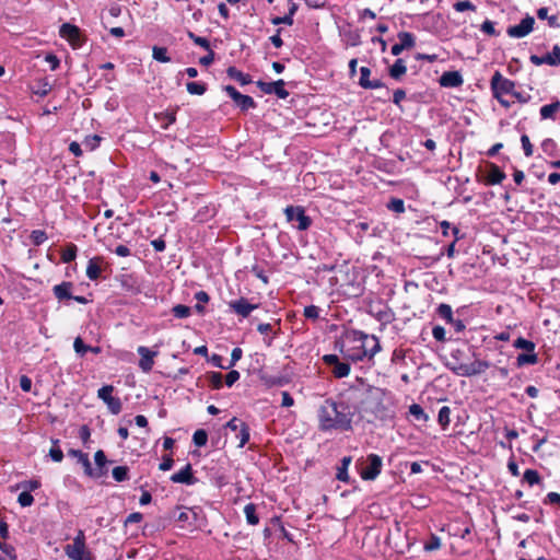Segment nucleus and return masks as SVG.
<instances>
[{"mask_svg":"<svg viewBox=\"0 0 560 560\" xmlns=\"http://www.w3.org/2000/svg\"><path fill=\"white\" fill-rule=\"evenodd\" d=\"M113 478L120 482L128 479V468L126 466H117L112 471Z\"/></svg>","mask_w":560,"mask_h":560,"instance_id":"nucleus-40","label":"nucleus"},{"mask_svg":"<svg viewBox=\"0 0 560 560\" xmlns=\"http://www.w3.org/2000/svg\"><path fill=\"white\" fill-rule=\"evenodd\" d=\"M546 65L549 66H560V47L555 45L552 50L546 55H544Z\"/></svg>","mask_w":560,"mask_h":560,"instance_id":"nucleus-27","label":"nucleus"},{"mask_svg":"<svg viewBox=\"0 0 560 560\" xmlns=\"http://www.w3.org/2000/svg\"><path fill=\"white\" fill-rule=\"evenodd\" d=\"M65 553L71 560H93L91 551L86 548L83 530H79L73 541L65 547Z\"/></svg>","mask_w":560,"mask_h":560,"instance_id":"nucleus-5","label":"nucleus"},{"mask_svg":"<svg viewBox=\"0 0 560 560\" xmlns=\"http://www.w3.org/2000/svg\"><path fill=\"white\" fill-rule=\"evenodd\" d=\"M271 22L275 25H279V24L292 25L293 24V19L291 18V15L277 16V18H273L271 20Z\"/></svg>","mask_w":560,"mask_h":560,"instance_id":"nucleus-60","label":"nucleus"},{"mask_svg":"<svg viewBox=\"0 0 560 560\" xmlns=\"http://www.w3.org/2000/svg\"><path fill=\"white\" fill-rule=\"evenodd\" d=\"M515 83L504 78L499 71H497L491 79V90L493 96L512 94Z\"/></svg>","mask_w":560,"mask_h":560,"instance_id":"nucleus-9","label":"nucleus"},{"mask_svg":"<svg viewBox=\"0 0 560 560\" xmlns=\"http://www.w3.org/2000/svg\"><path fill=\"white\" fill-rule=\"evenodd\" d=\"M241 375L240 372L236 370L230 371L225 376V384L226 386L231 387L233 386L238 380Z\"/></svg>","mask_w":560,"mask_h":560,"instance_id":"nucleus-52","label":"nucleus"},{"mask_svg":"<svg viewBox=\"0 0 560 560\" xmlns=\"http://www.w3.org/2000/svg\"><path fill=\"white\" fill-rule=\"evenodd\" d=\"M153 58L160 62H168L167 49L164 47H153Z\"/></svg>","mask_w":560,"mask_h":560,"instance_id":"nucleus-43","label":"nucleus"},{"mask_svg":"<svg viewBox=\"0 0 560 560\" xmlns=\"http://www.w3.org/2000/svg\"><path fill=\"white\" fill-rule=\"evenodd\" d=\"M77 246L74 244L68 245L66 248L62 249L61 253V260L63 262H70L75 259L77 257Z\"/></svg>","mask_w":560,"mask_h":560,"instance_id":"nucleus-32","label":"nucleus"},{"mask_svg":"<svg viewBox=\"0 0 560 560\" xmlns=\"http://www.w3.org/2000/svg\"><path fill=\"white\" fill-rule=\"evenodd\" d=\"M445 329L442 326H434L432 329V336L438 341H444L445 338Z\"/></svg>","mask_w":560,"mask_h":560,"instance_id":"nucleus-55","label":"nucleus"},{"mask_svg":"<svg viewBox=\"0 0 560 560\" xmlns=\"http://www.w3.org/2000/svg\"><path fill=\"white\" fill-rule=\"evenodd\" d=\"M357 405L349 399H326L317 409L318 429L323 432L352 430Z\"/></svg>","mask_w":560,"mask_h":560,"instance_id":"nucleus-1","label":"nucleus"},{"mask_svg":"<svg viewBox=\"0 0 560 560\" xmlns=\"http://www.w3.org/2000/svg\"><path fill=\"white\" fill-rule=\"evenodd\" d=\"M407 71V67L402 59H397L389 69V74L394 79L401 78Z\"/></svg>","mask_w":560,"mask_h":560,"instance_id":"nucleus-24","label":"nucleus"},{"mask_svg":"<svg viewBox=\"0 0 560 560\" xmlns=\"http://www.w3.org/2000/svg\"><path fill=\"white\" fill-rule=\"evenodd\" d=\"M398 40L404 49L412 48L416 44L415 36L409 32H400Z\"/></svg>","mask_w":560,"mask_h":560,"instance_id":"nucleus-29","label":"nucleus"},{"mask_svg":"<svg viewBox=\"0 0 560 560\" xmlns=\"http://www.w3.org/2000/svg\"><path fill=\"white\" fill-rule=\"evenodd\" d=\"M242 355H243L242 349L234 348L231 353V362L226 368L230 369V368L234 366L236 364V362L241 360Z\"/></svg>","mask_w":560,"mask_h":560,"instance_id":"nucleus-54","label":"nucleus"},{"mask_svg":"<svg viewBox=\"0 0 560 560\" xmlns=\"http://www.w3.org/2000/svg\"><path fill=\"white\" fill-rule=\"evenodd\" d=\"M172 312H173L174 316L177 318H187L191 314L190 307L183 305V304L175 305L173 307Z\"/></svg>","mask_w":560,"mask_h":560,"instance_id":"nucleus-41","label":"nucleus"},{"mask_svg":"<svg viewBox=\"0 0 560 560\" xmlns=\"http://www.w3.org/2000/svg\"><path fill=\"white\" fill-rule=\"evenodd\" d=\"M186 88L188 93L192 95H202L206 92V85L200 82H188Z\"/></svg>","mask_w":560,"mask_h":560,"instance_id":"nucleus-39","label":"nucleus"},{"mask_svg":"<svg viewBox=\"0 0 560 560\" xmlns=\"http://www.w3.org/2000/svg\"><path fill=\"white\" fill-rule=\"evenodd\" d=\"M18 502L23 508L31 506L34 502V498L28 491H23L19 494Z\"/></svg>","mask_w":560,"mask_h":560,"instance_id":"nucleus-45","label":"nucleus"},{"mask_svg":"<svg viewBox=\"0 0 560 560\" xmlns=\"http://www.w3.org/2000/svg\"><path fill=\"white\" fill-rule=\"evenodd\" d=\"M137 352L140 355L139 369L144 373L151 372L154 365V358L159 354V351L144 346H139Z\"/></svg>","mask_w":560,"mask_h":560,"instance_id":"nucleus-11","label":"nucleus"},{"mask_svg":"<svg viewBox=\"0 0 560 560\" xmlns=\"http://www.w3.org/2000/svg\"><path fill=\"white\" fill-rule=\"evenodd\" d=\"M73 348L78 354L83 355L88 352V346H85L80 337L75 338L73 342Z\"/></svg>","mask_w":560,"mask_h":560,"instance_id":"nucleus-56","label":"nucleus"},{"mask_svg":"<svg viewBox=\"0 0 560 560\" xmlns=\"http://www.w3.org/2000/svg\"><path fill=\"white\" fill-rule=\"evenodd\" d=\"M454 10L457 12H464V11H475L476 7L470 2L469 0L458 1L454 3L453 5Z\"/></svg>","mask_w":560,"mask_h":560,"instance_id":"nucleus-44","label":"nucleus"},{"mask_svg":"<svg viewBox=\"0 0 560 560\" xmlns=\"http://www.w3.org/2000/svg\"><path fill=\"white\" fill-rule=\"evenodd\" d=\"M192 441L196 446H205L208 441V434L205 430H197L192 435Z\"/></svg>","mask_w":560,"mask_h":560,"instance_id":"nucleus-42","label":"nucleus"},{"mask_svg":"<svg viewBox=\"0 0 560 560\" xmlns=\"http://www.w3.org/2000/svg\"><path fill=\"white\" fill-rule=\"evenodd\" d=\"M481 32L489 36H498V33L494 28V23L490 20H486L480 27Z\"/></svg>","mask_w":560,"mask_h":560,"instance_id":"nucleus-48","label":"nucleus"},{"mask_svg":"<svg viewBox=\"0 0 560 560\" xmlns=\"http://www.w3.org/2000/svg\"><path fill=\"white\" fill-rule=\"evenodd\" d=\"M58 444V441H54V445L50 451H49V455L51 457V459L54 462H57V463H60L63 458V453L62 451L57 446Z\"/></svg>","mask_w":560,"mask_h":560,"instance_id":"nucleus-49","label":"nucleus"},{"mask_svg":"<svg viewBox=\"0 0 560 560\" xmlns=\"http://www.w3.org/2000/svg\"><path fill=\"white\" fill-rule=\"evenodd\" d=\"M560 109V102L544 105L540 108V116L542 119L553 118L555 114Z\"/></svg>","mask_w":560,"mask_h":560,"instance_id":"nucleus-28","label":"nucleus"},{"mask_svg":"<svg viewBox=\"0 0 560 560\" xmlns=\"http://www.w3.org/2000/svg\"><path fill=\"white\" fill-rule=\"evenodd\" d=\"M113 392L114 387L112 385H105L97 390V397L106 404L113 415H118L122 405L118 397L113 396Z\"/></svg>","mask_w":560,"mask_h":560,"instance_id":"nucleus-8","label":"nucleus"},{"mask_svg":"<svg viewBox=\"0 0 560 560\" xmlns=\"http://www.w3.org/2000/svg\"><path fill=\"white\" fill-rule=\"evenodd\" d=\"M258 304H253L245 298H241L229 303L230 310L244 318L248 317L253 311L258 308Z\"/></svg>","mask_w":560,"mask_h":560,"instance_id":"nucleus-13","label":"nucleus"},{"mask_svg":"<svg viewBox=\"0 0 560 560\" xmlns=\"http://www.w3.org/2000/svg\"><path fill=\"white\" fill-rule=\"evenodd\" d=\"M388 209L394 212L401 213L405 211V203L401 199H392L388 203Z\"/></svg>","mask_w":560,"mask_h":560,"instance_id":"nucleus-50","label":"nucleus"},{"mask_svg":"<svg viewBox=\"0 0 560 560\" xmlns=\"http://www.w3.org/2000/svg\"><path fill=\"white\" fill-rule=\"evenodd\" d=\"M222 380H223L222 374L219 372H212L209 375L210 384L215 389H220L223 386Z\"/></svg>","mask_w":560,"mask_h":560,"instance_id":"nucleus-47","label":"nucleus"},{"mask_svg":"<svg viewBox=\"0 0 560 560\" xmlns=\"http://www.w3.org/2000/svg\"><path fill=\"white\" fill-rule=\"evenodd\" d=\"M505 174L494 164H491L487 174V183L489 185H498L503 182Z\"/></svg>","mask_w":560,"mask_h":560,"instance_id":"nucleus-21","label":"nucleus"},{"mask_svg":"<svg viewBox=\"0 0 560 560\" xmlns=\"http://www.w3.org/2000/svg\"><path fill=\"white\" fill-rule=\"evenodd\" d=\"M304 316L310 319H317L319 317V307L308 305L304 308Z\"/></svg>","mask_w":560,"mask_h":560,"instance_id":"nucleus-51","label":"nucleus"},{"mask_svg":"<svg viewBox=\"0 0 560 560\" xmlns=\"http://www.w3.org/2000/svg\"><path fill=\"white\" fill-rule=\"evenodd\" d=\"M243 423L244 422L238 420L237 418H233L226 423V428L230 429L231 431L237 432Z\"/></svg>","mask_w":560,"mask_h":560,"instance_id":"nucleus-61","label":"nucleus"},{"mask_svg":"<svg viewBox=\"0 0 560 560\" xmlns=\"http://www.w3.org/2000/svg\"><path fill=\"white\" fill-rule=\"evenodd\" d=\"M535 20L533 16L527 15L517 25L510 26L506 33L513 38H523L527 36L534 28Z\"/></svg>","mask_w":560,"mask_h":560,"instance_id":"nucleus-10","label":"nucleus"},{"mask_svg":"<svg viewBox=\"0 0 560 560\" xmlns=\"http://www.w3.org/2000/svg\"><path fill=\"white\" fill-rule=\"evenodd\" d=\"M69 455L74 457L78 460V463L82 465L85 475L95 478L100 477V474L94 472L88 454L79 450H70Z\"/></svg>","mask_w":560,"mask_h":560,"instance_id":"nucleus-18","label":"nucleus"},{"mask_svg":"<svg viewBox=\"0 0 560 560\" xmlns=\"http://www.w3.org/2000/svg\"><path fill=\"white\" fill-rule=\"evenodd\" d=\"M450 416H451V409L450 407L447 406H443L440 411H439V416H438V421L439 423L441 424V427L443 429H446L450 424Z\"/></svg>","mask_w":560,"mask_h":560,"instance_id":"nucleus-34","label":"nucleus"},{"mask_svg":"<svg viewBox=\"0 0 560 560\" xmlns=\"http://www.w3.org/2000/svg\"><path fill=\"white\" fill-rule=\"evenodd\" d=\"M73 284L71 282H62L54 287V294L58 300L72 299L71 290Z\"/></svg>","mask_w":560,"mask_h":560,"instance_id":"nucleus-22","label":"nucleus"},{"mask_svg":"<svg viewBox=\"0 0 560 560\" xmlns=\"http://www.w3.org/2000/svg\"><path fill=\"white\" fill-rule=\"evenodd\" d=\"M409 412L417 420L428 421V419H429L428 415L423 411L422 407L418 404H412L409 407Z\"/></svg>","mask_w":560,"mask_h":560,"instance_id":"nucleus-38","label":"nucleus"},{"mask_svg":"<svg viewBox=\"0 0 560 560\" xmlns=\"http://www.w3.org/2000/svg\"><path fill=\"white\" fill-rule=\"evenodd\" d=\"M22 487L25 489V491H34L40 487V482L38 480H28L22 485Z\"/></svg>","mask_w":560,"mask_h":560,"instance_id":"nucleus-63","label":"nucleus"},{"mask_svg":"<svg viewBox=\"0 0 560 560\" xmlns=\"http://www.w3.org/2000/svg\"><path fill=\"white\" fill-rule=\"evenodd\" d=\"M244 514L249 525L254 526L259 523V517L256 514V505L254 503H248L245 505Z\"/></svg>","mask_w":560,"mask_h":560,"instance_id":"nucleus-25","label":"nucleus"},{"mask_svg":"<svg viewBox=\"0 0 560 560\" xmlns=\"http://www.w3.org/2000/svg\"><path fill=\"white\" fill-rule=\"evenodd\" d=\"M371 70L368 67L360 68V80L359 85L363 89H378L383 84L380 80H370Z\"/></svg>","mask_w":560,"mask_h":560,"instance_id":"nucleus-19","label":"nucleus"},{"mask_svg":"<svg viewBox=\"0 0 560 560\" xmlns=\"http://www.w3.org/2000/svg\"><path fill=\"white\" fill-rule=\"evenodd\" d=\"M59 34L62 38L68 40L73 48L81 47V34L78 26L70 23H63L60 26Z\"/></svg>","mask_w":560,"mask_h":560,"instance_id":"nucleus-12","label":"nucleus"},{"mask_svg":"<svg viewBox=\"0 0 560 560\" xmlns=\"http://www.w3.org/2000/svg\"><path fill=\"white\" fill-rule=\"evenodd\" d=\"M441 547V539L432 535L430 539L424 544V550L425 551H434L438 550Z\"/></svg>","mask_w":560,"mask_h":560,"instance_id":"nucleus-46","label":"nucleus"},{"mask_svg":"<svg viewBox=\"0 0 560 560\" xmlns=\"http://www.w3.org/2000/svg\"><path fill=\"white\" fill-rule=\"evenodd\" d=\"M258 86L267 94H276L280 98H285L289 93L284 89V81L278 80L275 82H258Z\"/></svg>","mask_w":560,"mask_h":560,"instance_id":"nucleus-15","label":"nucleus"},{"mask_svg":"<svg viewBox=\"0 0 560 560\" xmlns=\"http://www.w3.org/2000/svg\"><path fill=\"white\" fill-rule=\"evenodd\" d=\"M284 214L288 222H290L292 226L299 231H305L312 224L311 218L305 214V211L302 207L289 206L284 209Z\"/></svg>","mask_w":560,"mask_h":560,"instance_id":"nucleus-6","label":"nucleus"},{"mask_svg":"<svg viewBox=\"0 0 560 560\" xmlns=\"http://www.w3.org/2000/svg\"><path fill=\"white\" fill-rule=\"evenodd\" d=\"M32 238L35 244L39 245L46 240V234L43 231H33Z\"/></svg>","mask_w":560,"mask_h":560,"instance_id":"nucleus-64","label":"nucleus"},{"mask_svg":"<svg viewBox=\"0 0 560 560\" xmlns=\"http://www.w3.org/2000/svg\"><path fill=\"white\" fill-rule=\"evenodd\" d=\"M94 460H95V464L100 468L104 467L105 464H106V456H105L104 452L103 451H97L95 453V455H94Z\"/></svg>","mask_w":560,"mask_h":560,"instance_id":"nucleus-62","label":"nucleus"},{"mask_svg":"<svg viewBox=\"0 0 560 560\" xmlns=\"http://www.w3.org/2000/svg\"><path fill=\"white\" fill-rule=\"evenodd\" d=\"M516 349H523V350H526L527 352H533L535 351V343L530 340H527L525 338H517L515 341H514V345H513Z\"/></svg>","mask_w":560,"mask_h":560,"instance_id":"nucleus-37","label":"nucleus"},{"mask_svg":"<svg viewBox=\"0 0 560 560\" xmlns=\"http://www.w3.org/2000/svg\"><path fill=\"white\" fill-rule=\"evenodd\" d=\"M523 480L532 487L540 482V476L535 469H526L523 475Z\"/></svg>","mask_w":560,"mask_h":560,"instance_id":"nucleus-33","label":"nucleus"},{"mask_svg":"<svg viewBox=\"0 0 560 560\" xmlns=\"http://www.w3.org/2000/svg\"><path fill=\"white\" fill-rule=\"evenodd\" d=\"M352 346L346 347L342 353L346 359L353 362L362 361L364 358H373L381 351L380 341L375 336H370L362 331H353L349 337Z\"/></svg>","mask_w":560,"mask_h":560,"instance_id":"nucleus-3","label":"nucleus"},{"mask_svg":"<svg viewBox=\"0 0 560 560\" xmlns=\"http://www.w3.org/2000/svg\"><path fill=\"white\" fill-rule=\"evenodd\" d=\"M383 466L382 458L376 454L368 455L364 460L360 476L363 480H374L381 474Z\"/></svg>","mask_w":560,"mask_h":560,"instance_id":"nucleus-7","label":"nucleus"},{"mask_svg":"<svg viewBox=\"0 0 560 560\" xmlns=\"http://www.w3.org/2000/svg\"><path fill=\"white\" fill-rule=\"evenodd\" d=\"M189 36L194 39L195 44L207 50H210V44L207 38L195 36L192 33H190Z\"/></svg>","mask_w":560,"mask_h":560,"instance_id":"nucleus-57","label":"nucleus"},{"mask_svg":"<svg viewBox=\"0 0 560 560\" xmlns=\"http://www.w3.org/2000/svg\"><path fill=\"white\" fill-rule=\"evenodd\" d=\"M226 72L231 79L240 82L242 85H246L252 82L250 75L240 71L235 67H230Z\"/></svg>","mask_w":560,"mask_h":560,"instance_id":"nucleus-23","label":"nucleus"},{"mask_svg":"<svg viewBox=\"0 0 560 560\" xmlns=\"http://www.w3.org/2000/svg\"><path fill=\"white\" fill-rule=\"evenodd\" d=\"M20 387L23 392H30L32 389V380L26 375H22L20 377Z\"/></svg>","mask_w":560,"mask_h":560,"instance_id":"nucleus-59","label":"nucleus"},{"mask_svg":"<svg viewBox=\"0 0 560 560\" xmlns=\"http://www.w3.org/2000/svg\"><path fill=\"white\" fill-rule=\"evenodd\" d=\"M349 373H350V365L348 363L340 362V361L334 366V370H332V374L338 378L346 377L349 375Z\"/></svg>","mask_w":560,"mask_h":560,"instance_id":"nucleus-35","label":"nucleus"},{"mask_svg":"<svg viewBox=\"0 0 560 560\" xmlns=\"http://www.w3.org/2000/svg\"><path fill=\"white\" fill-rule=\"evenodd\" d=\"M438 314L447 323H454L453 311L448 304H440L438 307Z\"/></svg>","mask_w":560,"mask_h":560,"instance_id":"nucleus-36","label":"nucleus"},{"mask_svg":"<svg viewBox=\"0 0 560 560\" xmlns=\"http://www.w3.org/2000/svg\"><path fill=\"white\" fill-rule=\"evenodd\" d=\"M537 361H538V357L535 353V351L527 352V353H520L516 358L517 366H524L527 364H536Z\"/></svg>","mask_w":560,"mask_h":560,"instance_id":"nucleus-26","label":"nucleus"},{"mask_svg":"<svg viewBox=\"0 0 560 560\" xmlns=\"http://www.w3.org/2000/svg\"><path fill=\"white\" fill-rule=\"evenodd\" d=\"M224 90L229 94V96L235 102V104L243 110H246L255 106V102L250 96L241 94L234 86L226 85Z\"/></svg>","mask_w":560,"mask_h":560,"instance_id":"nucleus-14","label":"nucleus"},{"mask_svg":"<svg viewBox=\"0 0 560 560\" xmlns=\"http://www.w3.org/2000/svg\"><path fill=\"white\" fill-rule=\"evenodd\" d=\"M351 464V457H343L341 466L338 468L337 479L343 482L349 480L348 467Z\"/></svg>","mask_w":560,"mask_h":560,"instance_id":"nucleus-30","label":"nucleus"},{"mask_svg":"<svg viewBox=\"0 0 560 560\" xmlns=\"http://www.w3.org/2000/svg\"><path fill=\"white\" fill-rule=\"evenodd\" d=\"M522 148L524 150V154L526 156H530L533 154V145L529 141V138L526 135L521 137Z\"/></svg>","mask_w":560,"mask_h":560,"instance_id":"nucleus-53","label":"nucleus"},{"mask_svg":"<svg viewBox=\"0 0 560 560\" xmlns=\"http://www.w3.org/2000/svg\"><path fill=\"white\" fill-rule=\"evenodd\" d=\"M236 439L238 440V447L242 448L249 441V428L244 422L241 429L236 432Z\"/></svg>","mask_w":560,"mask_h":560,"instance_id":"nucleus-31","label":"nucleus"},{"mask_svg":"<svg viewBox=\"0 0 560 560\" xmlns=\"http://www.w3.org/2000/svg\"><path fill=\"white\" fill-rule=\"evenodd\" d=\"M171 481L174 483L194 485L196 478L192 475V468L190 464H187L183 469L171 476Z\"/></svg>","mask_w":560,"mask_h":560,"instance_id":"nucleus-17","label":"nucleus"},{"mask_svg":"<svg viewBox=\"0 0 560 560\" xmlns=\"http://www.w3.org/2000/svg\"><path fill=\"white\" fill-rule=\"evenodd\" d=\"M102 264L103 258L102 257H93L89 260L86 266V277L90 280H96L100 278L102 273Z\"/></svg>","mask_w":560,"mask_h":560,"instance_id":"nucleus-20","label":"nucleus"},{"mask_svg":"<svg viewBox=\"0 0 560 560\" xmlns=\"http://www.w3.org/2000/svg\"><path fill=\"white\" fill-rule=\"evenodd\" d=\"M463 352L460 350H454L451 353L450 360L446 366L458 376L470 377L483 373L489 368V362L475 359L471 362H467L460 359Z\"/></svg>","mask_w":560,"mask_h":560,"instance_id":"nucleus-4","label":"nucleus"},{"mask_svg":"<svg viewBox=\"0 0 560 560\" xmlns=\"http://www.w3.org/2000/svg\"><path fill=\"white\" fill-rule=\"evenodd\" d=\"M439 83L443 88H459L463 85L464 79L458 71H446L440 77Z\"/></svg>","mask_w":560,"mask_h":560,"instance_id":"nucleus-16","label":"nucleus"},{"mask_svg":"<svg viewBox=\"0 0 560 560\" xmlns=\"http://www.w3.org/2000/svg\"><path fill=\"white\" fill-rule=\"evenodd\" d=\"M174 465L173 458L167 455L162 458V463L160 464L159 468L163 471L170 470Z\"/></svg>","mask_w":560,"mask_h":560,"instance_id":"nucleus-58","label":"nucleus"},{"mask_svg":"<svg viewBox=\"0 0 560 560\" xmlns=\"http://www.w3.org/2000/svg\"><path fill=\"white\" fill-rule=\"evenodd\" d=\"M357 411L373 415L380 420L392 419L395 413L393 395L384 388L369 386L357 405Z\"/></svg>","mask_w":560,"mask_h":560,"instance_id":"nucleus-2","label":"nucleus"}]
</instances>
